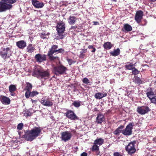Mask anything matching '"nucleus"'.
Masks as SVG:
<instances>
[{
  "label": "nucleus",
  "mask_w": 156,
  "mask_h": 156,
  "mask_svg": "<svg viewBox=\"0 0 156 156\" xmlns=\"http://www.w3.org/2000/svg\"><path fill=\"white\" fill-rule=\"evenodd\" d=\"M42 128L34 127L31 130H27L25 133L23 137L27 141H32L41 133Z\"/></svg>",
  "instance_id": "obj_1"
},
{
  "label": "nucleus",
  "mask_w": 156,
  "mask_h": 156,
  "mask_svg": "<svg viewBox=\"0 0 156 156\" xmlns=\"http://www.w3.org/2000/svg\"><path fill=\"white\" fill-rule=\"evenodd\" d=\"M67 68L62 65H58L53 68V72L56 76H59L64 74Z\"/></svg>",
  "instance_id": "obj_2"
},
{
  "label": "nucleus",
  "mask_w": 156,
  "mask_h": 156,
  "mask_svg": "<svg viewBox=\"0 0 156 156\" xmlns=\"http://www.w3.org/2000/svg\"><path fill=\"white\" fill-rule=\"evenodd\" d=\"M12 52L11 49L9 47L3 48L0 51V55L4 60L9 58L12 55Z\"/></svg>",
  "instance_id": "obj_3"
},
{
  "label": "nucleus",
  "mask_w": 156,
  "mask_h": 156,
  "mask_svg": "<svg viewBox=\"0 0 156 156\" xmlns=\"http://www.w3.org/2000/svg\"><path fill=\"white\" fill-rule=\"evenodd\" d=\"M33 75L37 77L43 78L48 77L49 75V74L47 71L41 69H36L34 70Z\"/></svg>",
  "instance_id": "obj_4"
},
{
  "label": "nucleus",
  "mask_w": 156,
  "mask_h": 156,
  "mask_svg": "<svg viewBox=\"0 0 156 156\" xmlns=\"http://www.w3.org/2000/svg\"><path fill=\"white\" fill-rule=\"evenodd\" d=\"M56 30L59 35V39L63 38V36L62 34L64 33L65 29V24L62 22H61L58 23L57 26Z\"/></svg>",
  "instance_id": "obj_5"
},
{
  "label": "nucleus",
  "mask_w": 156,
  "mask_h": 156,
  "mask_svg": "<svg viewBox=\"0 0 156 156\" xmlns=\"http://www.w3.org/2000/svg\"><path fill=\"white\" fill-rule=\"evenodd\" d=\"M134 125L133 122L129 123L126 127L123 130L122 133L124 136H129L132 134V129Z\"/></svg>",
  "instance_id": "obj_6"
},
{
  "label": "nucleus",
  "mask_w": 156,
  "mask_h": 156,
  "mask_svg": "<svg viewBox=\"0 0 156 156\" xmlns=\"http://www.w3.org/2000/svg\"><path fill=\"white\" fill-rule=\"evenodd\" d=\"M135 144L136 142L133 141L130 142L127 146L126 147V150L129 154H132L136 152Z\"/></svg>",
  "instance_id": "obj_7"
},
{
  "label": "nucleus",
  "mask_w": 156,
  "mask_h": 156,
  "mask_svg": "<svg viewBox=\"0 0 156 156\" xmlns=\"http://www.w3.org/2000/svg\"><path fill=\"white\" fill-rule=\"evenodd\" d=\"M64 50L62 48H58V45H53L48 51V53H49L50 55H53L55 53H62Z\"/></svg>",
  "instance_id": "obj_8"
},
{
  "label": "nucleus",
  "mask_w": 156,
  "mask_h": 156,
  "mask_svg": "<svg viewBox=\"0 0 156 156\" xmlns=\"http://www.w3.org/2000/svg\"><path fill=\"white\" fill-rule=\"evenodd\" d=\"M66 116L72 120H79V118L76 115L74 112L71 110H68L65 113Z\"/></svg>",
  "instance_id": "obj_9"
},
{
  "label": "nucleus",
  "mask_w": 156,
  "mask_h": 156,
  "mask_svg": "<svg viewBox=\"0 0 156 156\" xmlns=\"http://www.w3.org/2000/svg\"><path fill=\"white\" fill-rule=\"evenodd\" d=\"M12 5L7 3L5 2L0 1V12H4L12 8Z\"/></svg>",
  "instance_id": "obj_10"
},
{
  "label": "nucleus",
  "mask_w": 156,
  "mask_h": 156,
  "mask_svg": "<svg viewBox=\"0 0 156 156\" xmlns=\"http://www.w3.org/2000/svg\"><path fill=\"white\" fill-rule=\"evenodd\" d=\"M72 136V134L69 131H65L62 133L61 135L62 140L66 142L70 139Z\"/></svg>",
  "instance_id": "obj_11"
},
{
  "label": "nucleus",
  "mask_w": 156,
  "mask_h": 156,
  "mask_svg": "<svg viewBox=\"0 0 156 156\" xmlns=\"http://www.w3.org/2000/svg\"><path fill=\"white\" fill-rule=\"evenodd\" d=\"M151 110L150 108L147 106H138L137 108V112L139 114L143 115L148 113Z\"/></svg>",
  "instance_id": "obj_12"
},
{
  "label": "nucleus",
  "mask_w": 156,
  "mask_h": 156,
  "mask_svg": "<svg viewBox=\"0 0 156 156\" xmlns=\"http://www.w3.org/2000/svg\"><path fill=\"white\" fill-rule=\"evenodd\" d=\"M41 104L43 105L51 107L53 105V103L51 101L46 98H42L40 101Z\"/></svg>",
  "instance_id": "obj_13"
},
{
  "label": "nucleus",
  "mask_w": 156,
  "mask_h": 156,
  "mask_svg": "<svg viewBox=\"0 0 156 156\" xmlns=\"http://www.w3.org/2000/svg\"><path fill=\"white\" fill-rule=\"evenodd\" d=\"M34 58L37 62L39 63H41L46 60V55H41L39 54H36L34 57Z\"/></svg>",
  "instance_id": "obj_14"
},
{
  "label": "nucleus",
  "mask_w": 156,
  "mask_h": 156,
  "mask_svg": "<svg viewBox=\"0 0 156 156\" xmlns=\"http://www.w3.org/2000/svg\"><path fill=\"white\" fill-rule=\"evenodd\" d=\"M32 3L34 6L37 8H41L44 6L43 2L37 0H32Z\"/></svg>",
  "instance_id": "obj_15"
},
{
  "label": "nucleus",
  "mask_w": 156,
  "mask_h": 156,
  "mask_svg": "<svg viewBox=\"0 0 156 156\" xmlns=\"http://www.w3.org/2000/svg\"><path fill=\"white\" fill-rule=\"evenodd\" d=\"M143 15V12L142 11L139 10L136 12L135 16V20L138 23L140 22Z\"/></svg>",
  "instance_id": "obj_16"
},
{
  "label": "nucleus",
  "mask_w": 156,
  "mask_h": 156,
  "mask_svg": "<svg viewBox=\"0 0 156 156\" xmlns=\"http://www.w3.org/2000/svg\"><path fill=\"white\" fill-rule=\"evenodd\" d=\"M105 119L103 115L101 113L98 114L96 118V122L98 124H101L105 120Z\"/></svg>",
  "instance_id": "obj_17"
},
{
  "label": "nucleus",
  "mask_w": 156,
  "mask_h": 156,
  "mask_svg": "<svg viewBox=\"0 0 156 156\" xmlns=\"http://www.w3.org/2000/svg\"><path fill=\"white\" fill-rule=\"evenodd\" d=\"M77 19L75 16H70L68 18L67 20L68 23L70 25H72L75 24Z\"/></svg>",
  "instance_id": "obj_18"
},
{
  "label": "nucleus",
  "mask_w": 156,
  "mask_h": 156,
  "mask_svg": "<svg viewBox=\"0 0 156 156\" xmlns=\"http://www.w3.org/2000/svg\"><path fill=\"white\" fill-rule=\"evenodd\" d=\"M26 43L23 40H21L17 41L16 43V45L20 48L23 49L26 46Z\"/></svg>",
  "instance_id": "obj_19"
},
{
  "label": "nucleus",
  "mask_w": 156,
  "mask_h": 156,
  "mask_svg": "<svg viewBox=\"0 0 156 156\" xmlns=\"http://www.w3.org/2000/svg\"><path fill=\"white\" fill-rule=\"evenodd\" d=\"M107 94L106 93H101V92H98L95 94L94 96L97 99H100L103 97L106 96Z\"/></svg>",
  "instance_id": "obj_20"
},
{
  "label": "nucleus",
  "mask_w": 156,
  "mask_h": 156,
  "mask_svg": "<svg viewBox=\"0 0 156 156\" xmlns=\"http://www.w3.org/2000/svg\"><path fill=\"white\" fill-rule=\"evenodd\" d=\"M1 101L4 105H8L10 104V99L6 97L3 96L1 98Z\"/></svg>",
  "instance_id": "obj_21"
},
{
  "label": "nucleus",
  "mask_w": 156,
  "mask_h": 156,
  "mask_svg": "<svg viewBox=\"0 0 156 156\" xmlns=\"http://www.w3.org/2000/svg\"><path fill=\"white\" fill-rule=\"evenodd\" d=\"M124 128V126L123 125H121L118 127L115 131H114L113 133L115 135H119L120 133H122V129Z\"/></svg>",
  "instance_id": "obj_22"
},
{
  "label": "nucleus",
  "mask_w": 156,
  "mask_h": 156,
  "mask_svg": "<svg viewBox=\"0 0 156 156\" xmlns=\"http://www.w3.org/2000/svg\"><path fill=\"white\" fill-rule=\"evenodd\" d=\"M104 142V140L101 138H97L94 141V144L97 145L99 146L101 145Z\"/></svg>",
  "instance_id": "obj_23"
},
{
  "label": "nucleus",
  "mask_w": 156,
  "mask_h": 156,
  "mask_svg": "<svg viewBox=\"0 0 156 156\" xmlns=\"http://www.w3.org/2000/svg\"><path fill=\"white\" fill-rule=\"evenodd\" d=\"M136 63L134 64H133L132 62H127V64L125 66V68L127 69L131 70L133 69L135 64Z\"/></svg>",
  "instance_id": "obj_24"
},
{
  "label": "nucleus",
  "mask_w": 156,
  "mask_h": 156,
  "mask_svg": "<svg viewBox=\"0 0 156 156\" xmlns=\"http://www.w3.org/2000/svg\"><path fill=\"white\" fill-rule=\"evenodd\" d=\"M148 91L146 93L147 97H148L150 99H151L154 96L155 94L154 91L152 90H148Z\"/></svg>",
  "instance_id": "obj_25"
},
{
  "label": "nucleus",
  "mask_w": 156,
  "mask_h": 156,
  "mask_svg": "<svg viewBox=\"0 0 156 156\" xmlns=\"http://www.w3.org/2000/svg\"><path fill=\"white\" fill-rule=\"evenodd\" d=\"M35 49V48L34 46L31 44H29L27 48V52L29 53H32L34 52Z\"/></svg>",
  "instance_id": "obj_26"
},
{
  "label": "nucleus",
  "mask_w": 156,
  "mask_h": 156,
  "mask_svg": "<svg viewBox=\"0 0 156 156\" xmlns=\"http://www.w3.org/2000/svg\"><path fill=\"white\" fill-rule=\"evenodd\" d=\"M123 28L125 30V32L130 31L132 30V27L127 23L126 24L124 25Z\"/></svg>",
  "instance_id": "obj_27"
},
{
  "label": "nucleus",
  "mask_w": 156,
  "mask_h": 156,
  "mask_svg": "<svg viewBox=\"0 0 156 156\" xmlns=\"http://www.w3.org/2000/svg\"><path fill=\"white\" fill-rule=\"evenodd\" d=\"M103 47L105 49H110L112 47V45L110 42H107L104 44Z\"/></svg>",
  "instance_id": "obj_28"
},
{
  "label": "nucleus",
  "mask_w": 156,
  "mask_h": 156,
  "mask_svg": "<svg viewBox=\"0 0 156 156\" xmlns=\"http://www.w3.org/2000/svg\"><path fill=\"white\" fill-rule=\"evenodd\" d=\"M120 50L119 48H118L114 50L113 52L111 53V54L113 56H116L118 55L120 53Z\"/></svg>",
  "instance_id": "obj_29"
},
{
  "label": "nucleus",
  "mask_w": 156,
  "mask_h": 156,
  "mask_svg": "<svg viewBox=\"0 0 156 156\" xmlns=\"http://www.w3.org/2000/svg\"><path fill=\"white\" fill-rule=\"evenodd\" d=\"M87 51L86 49H82L80 52L79 57L80 58H83L85 56V53Z\"/></svg>",
  "instance_id": "obj_30"
},
{
  "label": "nucleus",
  "mask_w": 156,
  "mask_h": 156,
  "mask_svg": "<svg viewBox=\"0 0 156 156\" xmlns=\"http://www.w3.org/2000/svg\"><path fill=\"white\" fill-rule=\"evenodd\" d=\"M16 89V85L11 84L9 87V92L14 91Z\"/></svg>",
  "instance_id": "obj_31"
},
{
  "label": "nucleus",
  "mask_w": 156,
  "mask_h": 156,
  "mask_svg": "<svg viewBox=\"0 0 156 156\" xmlns=\"http://www.w3.org/2000/svg\"><path fill=\"white\" fill-rule=\"evenodd\" d=\"M4 2H5L7 3H9V4L11 5L16 2L17 0H1Z\"/></svg>",
  "instance_id": "obj_32"
},
{
  "label": "nucleus",
  "mask_w": 156,
  "mask_h": 156,
  "mask_svg": "<svg viewBox=\"0 0 156 156\" xmlns=\"http://www.w3.org/2000/svg\"><path fill=\"white\" fill-rule=\"evenodd\" d=\"M81 103L80 101H75L72 104L75 107L78 108L80 106Z\"/></svg>",
  "instance_id": "obj_33"
},
{
  "label": "nucleus",
  "mask_w": 156,
  "mask_h": 156,
  "mask_svg": "<svg viewBox=\"0 0 156 156\" xmlns=\"http://www.w3.org/2000/svg\"><path fill=\"white\" fill-rule=\"evenodd\" d=\"M49 34L48 33L46 34L45 33H43L41 34V37L43 39L48 38L49 36Z\"/></svg>",
  "instance_id": "obj_34"
},
{
  "label": "nucleus",
  "mask_w": 156,
  "mask_h": 156,
  "mask_svg": "<svg viewBox=\"0 0 156 156\" xmlns=\"http://www.w3.org/2000/svg\"><path fill=\"white\" fill-rule=\"evenodd\" d=\"M35 112V111L34 110H33L32 109H30L26 112V114H27V116H30Z\"/></svg>",
  "instance_id": "obj_35"
},
{
  "label": "nucleus",
  "mask_w": 156,
  "mask_h": 156,
  "mask_svg": "<svg viewBox=\"0 0 156 156\" xmlns=\"http://www.w3.org/2000/svg\"><path fill=\"white\" fill-rule=\"evenodd\" d=\"M27 85L26 87V90L27 91H31L32 87V85L29 83H27Z\"/></svg>",
  "instance_id": "obj_36"
},
{
  "label": "nucleus",
  "mask_w": 156,
  "mask_h": 156,
  "mask_svg": "<svg viewBox=\"0 0 156 156\" xmlns=\"http://www.w3.org/2000/svg\"><path fill=\"white\" fill-rule=\"evenodd\" d=\"M99 146L97 145L94 144V145L92 146L91 149L92 151H99Z\"/></svg>",
  "instance_id": "obj_37"
},
{
  "label": "nucleus",
  "mask_w": 156,
  "mask_h": 156,
  "mask_svg": "<svg viewBox=\"0 0 156 156\" xmlns=\"http://www.w3.org/2000/svg\"><path fill=\"white\" fill-rule=\"evenodd\" d=\"M134 81L136 83L138 84H140L142 83V81L138 77L135 78Z\"/></svg>",
  "instance_id": "obj_38"
},
{
  "label": "nucleus",
  "mask_w": 156,
  "mask_h": 156,
  "mask_svg": "<svg viewBox=\"0 0 156 156\" xmlns=\"http://www.w3.org/2000/svg\"><path fill=\"white\" fill-rule=\"evenodd\" d=\"M39 92L36 91H30V97H33L39 94Z\"/></svg>",
  "instance_id": "obj_39"
},
{
  "label": "nucleus",
  "mask_w": 156,
  "mask_h": 156,
  "mask_svg": "<svg viewBox=\"0 0 156 156\" xmlns=\"http://www.w3.org/2000/svg\"><path fill=\"white\" fill-rule=\"evenodd\" d=\"M48 55L49 56V59L51 60H54L56 59L58 57L53 56V55H50L49 53H48Z\"/></svg>",
  "instance_id": "obj_40"
},
{
  "label": "nucleus",
  "mask_w": 156,
  "mask_h": 156,
  "mask_svg": "<svg viewBox=\"0 0 156 156\" xmlns=\"http://www.w3.org/2000/svg\"><path fill=\"white\" fill-rule=\"evenodd\" d=\"M140 73V71H138L137 69L134 68L133 69H132V73L134 75H136L139 74Z\"/></svg>",
  "instance_id": "obj_41"
},
{
  "label": "nucleus",
  "mask_w": 156,
  "mask_h": 156,
  "mask_svg": "<svg viewBox=\"0 0 156 156\" xmlns=\"http://www.w3.org/2000/svg\"><path fill=\"white\" fill-rule=\"evenodd\" d=\"M25 97L27 98H29L30 97V91H27L25 93Z\"/></svg>",
  "instance_id": "obj_42"
},
{
  "label": "nucleus",
  "mask_w": 156,
  "mask_h": 156,
  "mask_svg": "<svg viewBox=\"0 0 156 156\" xmlns=\"http://www.w3.org/2000/svg\"><path fill=\"white\" fill-rule=\"evenodd\" d=\"M82 81L84 83L86 84H88L90 83L89 80L87 78H83Z\"/></svg>",
  "instance_id": "obj_43"
},
{
  "label": "nucleus",
  "mask_w": 156,
  "mask_h": 156,
  "mask_svg": "<svg viewBox=\"0 0 156 156\" xmlns=\"http://www.w3.org/2000/svg\"><path fill=\"white\" fill-rule=\"evenodd\" d=\"M150 100L152 103L156 104V96H154Z\"/></svg>",
  "instance_id": "obj_44"
},
{
  "label": "nucleus",
  "mask_w": 156,
  "mask_h": 156,
  "mask_svg": "<svg viewBox=\"0 0 156 156\" xmlns=\"http://www.w3.org/2000/svg\"><path fill=\"white\" fill-rule=\"evenodd\" d=\"M23 126V124L22 123H20L17 126V128L19 130L22 129Z\"/></svg>",
  "instance_id": "obj_45"
},
{
  "label": "nucleus",
  "mask_w": 156,
  "mask_h": 156,
  "mask_svg": "<svg viewBox=\"0 0 156 156\" xmlns=\"http://www.w3.org/2000/svg\"><path fill=\"white\" fill-rule=\"evenodd\" d=\"M67 61L69 65H71L72 63L74 62L72 59L69 58H67Z\"/></svg>",
  "instance_id": "obj_46"
},
{
  "label": "nucleus",
  "mask_w": 156,
  "mask_h": 156,
  "mask_svg": "<svg viewBox=\"0 0 156 156\" xmlns=\"http://www.w3.org/2000/svg\"><path fill=\"white\" fill-rule=\"evenodd\" d=\"M113 156H122L120 153L118 152H115L113 153Z\"/></svg>",
  "instance_id": "obj_47"
},
{
  "label": "nucleus",
  "mask_w": 156,
  "mask_h": 156,
  "mask_svg": "<svg viewBox=\"0 0 156 156\" xmlns=\"http://www.w3.org/2000/svg\"><path fill=\"white\" fill-rule=\"evenodd\" d=\"M18 132L20 137H21L22 138H24L23 137V136L24 135V134L22 135L21 134V132L20 131H18Z\"/></svg>",
  "instance_id": "obj_48"
},
{
  "label": "nucleus",
  "mask_w": 156,
  "mask_h": 156,
  "mask_svg": "<svg viewBox=\"0 0 156 156\" xmlns=\"http://www.w3.org/2000/svg\"><path fill=\"white\" fill-rule=\"evenodd\" d=\"M87 154L86 152H83L81 154V156H87Z\"/></svg>",
  "instance_id": "obj_49"
},
{
  "label": "nucleus",
  "mask_w": 156,
  "mask_h": 156,
  "mask_svg": "<svg viewBox=\"0 0 156 156\" xmlns=\"http://www.w3.org/2000/svg\"><path fill=\"white\" fill-rule=\"evenodd\" d=\"M10 94L12 96H15L16 95V94L14 92V91L10 92Z\"/></svg>",
  "instance_id": "obj_50"
},
{
  "label": "nucleus",
  "mask_w": 156,
  "mask_h": 156,
  "mask_svg": "<svg viewBox=\"0 0 156 156\" xmlns=\"http://www.w3.org/2000/svg\"><path fill=\"white\" fill-rule=\"evenodd\" d=\"M93 23H94V24L95 25H99V22L97 21H94L93 22Z\"/></svg>",
  "instance_id": "obj_51"
},
{
  "label": "nucleus",
  "mask_w": 156,
  "mask_h": 156,
  "mask_svg": "<svg viewBox=\"0 0 156 156\" xmlns=\"http://www.w3.org/2000/svg\"><path fill=\"white\" fill-rule=\"evenodd\" d=\"M94 47L93 45H89L88 47V48H89V49H92Z\"/></svg>",
  "instance_id": "obj_52"
},
{
  "label": "nucleus",
  "mask_w": 156,
  "mask_h": 156,
  "mask_svg": "<svg viewBox=\"0 0 156 156\" xmlns=\"http://www.w3.org/2000/svg\"><path fill=\"white\" fill-rule=\"evenodd\" d=\"M92 50L91 51V52H94L96 51V49L94 47L92 49Z\"/></svg>",
  "instance_id": "obj_53"
},
{
  "label": "nucleus",
  "mask_w": 156,
  "mask_h": 156,
  "mask_svg": "<svg viewBox=\"0 0 156 156\" xmlns=\"http://www.w3.org/2000/svg\"><path fill=\"white\" fill-rule=\"evenodd\" d=\"M29 39L30 40V41L31 42L33 40V38L32 37H29Z\"/></svg>",
  "instance_id": "obj_54"
},
{
  "label": "nucleus",
  "mask_w": 156,
  "mask_h": 156,
  "mask_svg": "<svg viewBox=\"0 0 156 156\" xmlns=\"http://www.w3.org/2000/svg\"><path fill=\"white\" fill-rule=\"evenodd\" d=\"M31 101H32V102L33 103H34V102H36V101L34 100H33V99H31Z\"/></svg>",
  "instance_id": "obj_55"
},
{
  "label": "nucleus",
  "mask_w": 156,
  "mask_h": 156,
  "mask_svg": "<svg viewBox=\"0 0 156 156\" xmlns=\"http://www.w3.org/2000/svg\"><path fill=\"white\" fill-rule=\"evenodd\" d=\"M76 27H75V26H72L71 27V28H73L74 29H76Z\"/></svg>",
  "instance_id": "obj_56"
},
{
  "label": "nucleus",
  "mask_w": 156,
  "mask_h": 156,
  "mask_svg": "<svg viewBox=\"0 0 156 156\" xmlns=\"http://www.w3.org/2000/svg\"><path fill=\"white\" fill-rule=\"evenodd\" d=\"M153 140L154 141V142H156V137H155L154 138H153Z\"/></svg>",
  "instance_id": "obj_57"
},
{
  "label": "nucleus",
  "mask_w": 156,
  "mask_h": 156,
  "mask_svg": "<svg viewBox=\"0 0 156 156\" xmlns=\"http://www.w3.org/2000/svg\"><path fill=\"white\" fill-rule=\"evenodd\" d=\"M150 1L152 2H155L156 1V0H150Z\"/></svg>",
  "instance_id": "obj_58"
},
{
  "label": "nucleus",
  "mask_w": 156,
  "mask_h": 156,
  "mask_svg": "<svg viewBox=\"0 0 156 156\" xmlns=\"http://www.w3.org/2000/svg\"><path fill=\"white\" fill-rule=\"evenodd\" d=\"M112 1H114V2H116L117 0H112Z\"/></svg>",
  "instance_id": "obj_59"
}]
</instances>
